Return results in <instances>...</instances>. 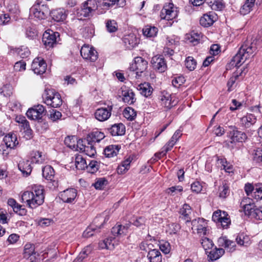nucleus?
I'll use <instances>...</instances> for the list:
<instances>
[{"instance_id":"nucleus-1","label":"nucleus","mask_w":262,"mask_h":262,"mask_svg":"<svg viewBox=\"0 0 262 262\" xmlns=\"http://www.w3.org/2000/svg\"><path fill=\"white\" fill-rule=\"evenodd\" d=\"M44 200V189L41 185L33 186L31 191H25L21 196V202L26 203L27 206L32 209L42 205Z\"/></svg>"},{"instance_id":"nucleus-2","label":"nucleus","mask_w":262,"mask_h":262,"mask_svg":"<svg viewBox=\"0 0 262 262\" xmlns=\"http://www.w3.org/2000/svg\"><path fill=\"white\" fill-rule=\"evenodd\" d=\"M255 50L256 48L251 45H243L231 59L229 66L239 67L246 60L253 56Z\"/></svg>"},{"instance_id":"nucleus-3","label":"nucleus","mask_w":262,"mask_h":262,"mask_svg":"<svg viewBox=\"0 0 262 262\" xmlns=\"http://www.w3.org/2000/svg\"><path fill=\"white\" fill-rule=\"evenodd\" d=\"M45 103L52 107H58L62 103L60 94L53 89L46 90L43 95Z\"/></svg>"},{"instance_id":"nucleus-4","label":"nucleus","mask_w":262,"mask_h":262,"mask_svg":"<svg viewBox=\"0 0 262 262\" xmlns=\"http://www.w3.org/2000/svg\"><path fill=\"white\" fill-rule=\"evenodd\" d=\"M109 219V216H107L104 219L100 216L96 217L94 220V224L91 225L88 227L83 233V236L85 238L90 237L94 235L95 232H98V229L101 228L103 224H104Z\"/></svg>"},{"instance_id":"nucleus-5","label":"nucleus","mask_w":262,"mask_h":262,"mask_svg":"<svg viewBox=\"0 0 262 262\" xmlns=\"http://www.w3.org/2000/svg\"><path fill=\"white\" fill-rule=\"evenodd\" d=\"M147 67L148 62L146 60L141 57H136L129 69L130 71L136 72V77H139L146 71Z\"/></svg>"},{"instance_id":"nucleus-6","label":"nucleus","mask_w":262,"mask_h":262,"mask_svg":"<svg viewBox=\"0 0 262 262\" xmlns=\"http://www.w3.org/2000/svg\"><path fill=\"white\" fill-rule=\"evenodd\" d=\"M78 150L84 152L90 157H94L96 154V150L94 145L91 143H88L85 140L79 139L77 142Z\"/></svg>"},{"instance_id":"nucleus-7","label":"nucleus","mask_w":262,"mask_h":262,"mask_svg":"<svg viewBox=\"0 0 262 262\" xmlns=\"http://www.w3.org/2000/svg\"><path fill=\"white\" fill-rule=\"evenodd\" d=\"M192 230L194 233H196L200 236L207 234V222L204 219L198 218L192 221Z\"/></svg>"},{"instance_id":"nucleus-8","label":"nucleus","mask_w":262,"mask_h":262,"mask_svg":"<svg viewBox=\"0 0 262 262\" xmlns=\"http://www.w3.org/2000/svg\"><path fill=\"white\" fill-rule=\"evenodd\" d=\"M45 113V107L42 105L38 104L29 108L26 113V115L28 118L31 120H39L41 119Z\"/></svg>"},{"instance_id":"nucleus-9","label":"nucleus","mask_w":262,"mask_h":262,"mask_svg":"<svg viewBox=\"0 0 262 262\" xmlns=\"http://www.w3.org/2000/svg\"><path fill=\"white\" fill-rule=\"evenodd\" d=\"M80 54L83 59L91 62L95 61L98 58L97 52L89 45H84L81 48Z\"/></svg>"},{"instance_id":"nucleus-10","label":"nucleus","mask_w":262,"mask_h":262,"mask_svg":"<svg viewBox=\"0 0 262 262\" xmlns=\"http://www.w3.org/2000/svg\"><path fill=\"white\" fill-rule=\"evenodd\" d=\"M30 14L38 19H45L49 13V9L47 6L36 5L31 7Z\"/></svg>"},{"instance_id":"nucleus-11","label":"nucleus","mask_w":262,"mask_h":262,"mask_svg":"<svg viewBox=\"0 0 262 262\" xmlns=\"http://www.w3.org/2000/svg\"><path fill=\"white\" fill-rule=\"evenodd\" d=\"M99 0H88L84 2L79 12L81 15L84 17L89 16L90 14L97 9Z\"/></svg>"},{"instance_id":"nucleus-12","label":"nucleus","mask_w":262,"mask_h":262,"mask_svg":"<svg viewBox=\"0 0 262 262\" xmlns=\"http://www.w3.org/2000/svg\"><path fill=\"white\" fill-rule=\"evenodd\" d=\"M177 16V12L173 8V5L169 3L164 6L160 12L161 19L167 20H172Z\"/></svg>"},{"instance_id":"nucleus-13","label":"nucleus","mask_w":262,"mask_h":262,"mask_svg":"<svg viewBox=\"0 0 262 262\" xmlns=\"http://www.w3.org/2000/svg\"><path fill=\"white\" fill-rule=\"evenodd\" d=\"M160 100L161 105L167 109H170L173 106H175L178 101L176 99L174 96L167 92H163L161 96Z\"/></svg>"},{"instance_id":"nucleus-14","label":"nucleus","mask_w":262,"mask_h":262,"mask_svg":"<svg viewBox=\"0 0 262 262\" xmlns=\"http://www.w3.org/2000/svg\"><path fill=\"white\" fill-rule=\"evenodd\" d=\"M31 68L34 73L36 74H42L46 72L47 64L41 57L35 58L31 65Z\"/></svg>"},{"instance_id":"nucleus-15","label":"nucleus","mask_w":262,"mask_h":262,"mask_svg":"<svg viewBox=\"0 0 262 262\" xmlns=\"http://www.w3.org/2000/svg\"><path fill=\"white\" fill-rule=\"evenodd\" d=\"M113 108L112 105L108 106L107 108H100L96 111L95 116L96 119L100 121H104L107 120L111 115Z\"/></svg>"},{"instance_id":"nucleus-16","label":"nucleus","mask_w":262,"mask_h":262,"mask_svg":"<svg viewBox=\"0 0 262 262\" xmlns=\"http://www.w3.org/2000/svg\"><path fill=\"white\" fill-rule=\"evenodd\" d=\"M153 68L159 72H164L167 68V65L164 59L161 56H155L151 60Z\"/></svg>"},{"instance_id":"nucleus-17","label":"nucleus","mask_w":262,"mask_h":262,"mask_svg":"<svg viewBox=\"0 0 262 262\" xmlns=\"http://www.w3.org/2000/svg\"><path fill=\"white\" fill-rule=\"evenodd\" d=\"M57 36H59V33L58 32L51 31L50 33V32L46 31L43 34L42 39V42L46 47H52L56 41Z\"/></svg>"},{"instance_id":"nucleus-18","label":"nucleus","mask_w":262,"mask_h":262,"mask_svg":"<svg viewBox=\"0 0 262 262\" xmlns=\"http://www.w3.org/2000/svg\"><path fill=\"white\" fill-rule=\"evenodd\" d=\"M77 196V191L74 188L68 189L64 190L60 194L61 199L63 202L72 203Z\"/></svg>"},{"instance_id":"nucleus-19","label":"nucleus","mask_w":262,"mask_h":262,"mask_svg":"<svg viewBox=\"0 0 262 262\" xmlns=\"http://www.w3.org/2000/svg\"><path fill=\"white\" fill-rule=\"evenodd\" d=\"M229 139L227 140L228 143H233L236 142H244L247 139V135L245 132H229Z\"/></svg>"},{"instance_id":"nucleus-20","label":"nucleus","mask_w":262,"mask_h":262,"mask_svg":"<svg viewBox=\"0 0 262 262\" xmlns=\"http://www.w3.org/2000/svg\"><path fill=\"white\" fill-rule=\"evenodd\" d=\"M218 244L220 246L224 247L229 252H232L235 249V242L227 239L226 236L220 237Z\"/></svg>"},{"instance_id":"nucleus-21","label":"nucleus","mask_w":262,"mask_h":262,"mask_svg":"<svg viewBox=\"0 0 262 262\" xmlns=\"http://www.w3.org/2000/svg\"><path fill=\"white\" fill-rule=\"evenodd\" d=\"M123 42L126 48L132 49L139 43V39L135 34H130L124 36Z\"/></svg>"},{"instance_id":"nucleus-22","label":"nucleus","mask_w":262,"mask_h":262,"mask_svg":"<svg viewBox=\"0 0 262 262\" xmlns=\"http://www.w3.org/2000/svg\"><path fill=\"white\" fill-rule=\"evenodd\" d=\"M18 167L24 176H28L32 171L30 162L28 160H20L18 164Z\"/></svg>"},{"instance_id":"nucleus-23","label":"nucleus","mask_w":262,"mask_h":262,"mask_svg":"<svg viewBox=\"0 0 262 262\" xmlns=\"http://www.w3.org/2000/svg\"><path fill=\"white\" fill-rule=\"evenodd\" d=\"M120 148L119 145H110L104 148L103 154L106 158H113L117 156Z\"/></svg>"},{"instance_id":"nucleus-24","label":"nucleus","mask_w":262,"mask_h":262,"mask_svg":"<svg viewBox=\"0 0 262 262\" xmlns=\"http://www.w3.org/2000/svg\"><path fill=\"white\" fill-rule=\"evenodd\" d=\"M4 142L11 149L14 148L18 144L16 136L13 132H10L5 136Z\"/></svg>"},{"instance_id":"nucleus-25","label":"nucleus","mask_w":262,"mask_h":262,"mask_svg":"<svg viewBox=\"0 0 262 262\" xmlns=\"http://www.w3.org/2000/svg\"><path fill=\"white\" fill-rule=\"evenodd\" d=\"M105 135L103 132H91L84 139L88 143H95L99 142L101 140L104 139Z\"/></svg>"},{"instance_id":"nucleus-26","label":"nucleus","mask_w":262,"mask_h":262,"mask_svg":"<svg viewBox=\"0 0 262 262\" xmlns=\"http://www.w3.org/2000/svg\"><path fill=\"white\" fill-rule=\"evenodd\" d=\"M215 19L216 16L213 13L205 14L200 18V23L201 26L208 27L213 24Z\"/></svg>"},{"instance_id":"nucleus-27","label":"nucleus","mask_w":262,"mask_h":262,"mask_svg":"<svg viewBox=\"0 0 262 262\" xmlns=\"http://www.w3.org/2000/svg\"><path fill=\"white\" fill-rule=\"evenodd\" d=\"M51 16L57 22L63 21L67 17L66 11L63 9H58L53 10L51 13Z\"/></svg>"},{"instance_id":"nucleus-28","label":"nucleus","mask_w":262,"mask_h":262,"mask_svg":"<svg viewBox=\"0 0 262 262\" xmlns=\"http://www.w3.org/2000/svg\"><path fill=\"white\" fill-rule=\"evenodd\" d=\"M225 253V250L223 248H215L213 249H211L206 254H208V258L212 261L215 260L220 258Z\"/></svg>"},{"instance_id":"nucleus-29","label":"nucleus","mask_w":262,"mask_h":262,"mask_svg":"<svg viewBox=\"0 0 262 262\" xmlns=\"http://www.w3.org/2000/svg\"><path fill=\"white\" fill-rule=\"evenodd\" d=\"M147 257L149 262H162V255L157 249L149 250Z\"/></svg>"},{"instance_id":"nucleus-30","label":"nucleus","mask_w":262,"mask_h":262,"mask_svg":"<svg viewBox=\"0 0 262 262\" xmlns=\"http://www.w3.org/2000/svg\"><path fill=\"white\" fill-rule=\"evenodd\" d=\"M130 226V223L126 224L124 226L117 225L112 229V233L114 236L124 235L127 232V230Z\"/></svg>"},{"instance_id":"nucleus-31","label":"nucleus","mask_w":262,"mask_h":262,"mask_svg":"<svg viewBox=\"0 0 262 262\" xmlns=\"http://www.w3.org/2000/svg\"><path fill=\"white\" fill-rule=\"evenodd\" d=\"M241 205L242 206L245 214L249 212L255 206L253 201L250 198H244L241 203Z\"/></svg>"},{"instance_id":"nucleus-32","label":"nucleus","mask_w":262,"mask_h":262,"mask_svg":"<svg viewBox=\"0 0 262 262\" xmlns=\"http://www.w3.org/2000/svg\"><path fill=\"white\" fill-rule=\"evenodd\" d=\"M255 2V0H246L245 3L240 9V13L243 15L249 13L254 6Z\"/></svg>"},{"instance_id":"nucleus-33","label":"nucleus","mask_w":262,"mask_h":262,"mask_svg":"<svg viewBox=\"0 0 262 262\" xmlns=\"http://www.w3.org/2000/svg\"><path fill=\"white\" fill-rule=\"evenodd\" d=\"M256 121L255 116L252 114H247L241 119V123L246 128H248Z\"/></svg>"},{"instance_id":"nucleus-34","label":"nucleus","mask_w":262,"mask_h":262,"mask_svg":"<svg viewBox=\"0 0 262 262\" xmlns=\"http://www.w3.org/2000/svg\"><path fill=\"white\" fill-rule=\"evenodd\" d=\"M42 176L48 181H53L55 171L50 165H46L42 169Z\"/></svg>"},{"instance_id":"nucleus-35","label":"nucleus","mask_w":262,"mask_h":262,"mask_svg":"<svg viewBox=\"0 0 262 262\" xmlns=\"http://www.w3.org/2000/svg\"><path fill=\"white\" fill-rule=\"evenodd\" d=\"M180 213L182 216V218L188 222L191 220L190 215L191 214V208L187 204H184L180 209Z\"/></svg>"},{"instance_id":"nucleus-36","label":"nucleus","mask_w":262,"mask_h":262,"mask_svg":"<svg viewBox=\"0 0 262 262\" xmlns=\"http://www.w3.org/2000/svg\"><path fill=\"white\" fill-rule=\"evenodd\" d=\"M123 101L124 102L127 103L128 104H133L136 99L135 98V94L132 90H128L124 91L123 94Z\"/></svg>"},{"instance_id":"nucleus-37","label":"nucleus","mask_w":262,"mask_h":262,"mask_svg":"<svg viewBox=\"0 0 262 262\" xmlns=\"http://www.w3.org/2000/svg\"><path fill=\"white\" fill-rule=\"evenodd\" d=\"M176 143L172 140H169L167 143L162 148V150L155 154V156L158 159L166 155V153L170 150Z\"/></svg>"},{"instance_id":"nucleus-38","label":"nucleus","mask_w":262,"mask_h":262,"mask_svg":"<svg viewBox=\"0 0 262 262\" xmlns=\"http://www.w3.org/2000/svg\"><path fill=\"white\" fill-rule=\"evenodd\" d=\"M251 218L257 220H262V206L258 208L255 206L249 212L247 213Z\"/></svg>"},{"instance_id":"nucleus-39","label":"nucleus","mask_w":262,"mask_h":262,"mask_svg":"<svg viewBox=\"0 0 262 262\" xmlns=\"http://www.w3.org/2000/svg\"><path fill=\"white\" fill-rule=\"evenodd\" d=\"M140 93L145 97L151 95L152 92V88L148 83H144L139 85Z\"/></svg>"},{"instance_id":"nucleus-40","label":"nucleus","mask_w":262,"mask_h":262,"mask_svg":"<svg viewBox=\"0 0 262 262\" xmlns=\"http://www.w3.org/2000/svg\"><path fill=\"white\" fill-rule=\"evenodd\" d=\"M143 34L147 37H152L156 36L158 33V28L151 26H146L142 30Z\"/></svg>"},{"instance_id":"nucleus-41","label":"nucleus","mask_w":262,"mask_h":262,"mask_svg":"<svg viewBox=\"0 0 262 262\" xmlns=\"http://www.w3.org/2000/svg\"><path fill=\"white\" fill-rule=\"evenodd\" d=\"M236 242L239 246L245 247H248L251 243L249 237L244 234L237 235L236 238Z\"/></svg>"},{"instance_id":"nucleus-42","label":"nucleus","mask_w":262,"mask_h":262,"mask_svg":"<svg viewBox=\"0 0 262 262\" xmlns=\"http://www.w3.org/2000/svg\"><path fill=\"white\" fill-rule=\"evenodd\" d=\"M92 247L89 245L85 247L82 251L79 253L78 257L75 259L74 262H82L83 259H84L92 251Z\"/></svg>"},{"instance_id":"nucleus-43","label":"nucleus","mask_w":262,"mask_h":262,"mask_svg":"<svg viewBox=\"0 0 262 262\" xmlns=\"http://www.w3.org/2000/svg\"><path fill=\"white\" fill-rule=\"evenodd\" d=\"M252 197L256 201L262 200V184L258 183L255 185Z\"/></svg>"},{"instance_id":"nucleus-44","label":"nucleus","mask_w":262,"mask_h":262,"mask_svg":"<svg viewBox=\"0 0 262 262\" xmlns=\"http://www.w3.org/2000/svg\"><path fill=\"white\" fill-rule=\"evenodd\" d=\"M15 53L22 58L28 57L30 54V51L27 47L22 46L15 50Z\"/></svg>"},{"instance_id":"nucleus-45","label":"nucleus","mask_w":262,"mask_h":262,"mask_svg":"<svg viewBox=\"0 0 262 262\" xmlns=\"http://www.w3.org/2000/svg\"><path fill=\"white\" fill-rule=\"evenodd\" d=\"M8 11L12 14L17 15L20 13L19 7L15 0L10 1L7 6Z\"/></svg>"},{"instance_id":"nucleus-46","label":"nucleus","mask_w":262,"mask_h":262,"mask_svg":"<svg viewBox=\"0 0 262 262\" xmlns=\"http://www.w3.org/2000/svg\"><path fill=\"white\" fill-rule=\"evenodd\" d=\"M45 161V156L42 155L41 152L38 151L34 152L31 158V162L37 164H42Z\"/></svg>"},{"instance_id":"nucleus-47","label":"nucleus","mask_w":262,"mask_h":262,"mask_svg":"<svg viewBox=\"0 0 262 262\" xmlns=\"http://www.w3.org/2000/svg\"><path fill=\"white\" fill-rule=\"evenodd\" d=\"M86 160L80 155L75 158V166L78 169H83L86 167Z\"/></svg>"},{"instance_id":"nucleus-48","label":"nucleus","mask_w":262,"mask_h":262,"mask_svg":"<svg viewBox=\"0 0 262 262\" xmlns=\"http://www.w3.org/2000/svg\"><path fill=\"white\" fill-rule=\"evenodd\" d=\"M108 182L105 178H99L96 179L95 183L93 186L96 189L101 190L107 185Z\"/></svg>"},{"instance_id":"nucleus-49","label":"nucleus","mask_w":262,"mask_h":262,"mask_svg":"<svg viewBox=\"0 0 262 262\" xmlns=\"http://www.w3.org/2000/svg\"><path fill=\"white\" fill-rule=\"evenodd\" d=\"M201 244L203 248L207 253L209 250L212 248L214 244L212 241L207 237H202L201 239Z\"/></svg>"},{"instance_id":"nucleus-50","label":"nucleus","mask_w":262,"mask_h":262,"mask_svg":"<svg viewBox=\"0 0 262 262\" xmlns=\"http://www.w3.org/2000/svg\"><path fill=\"white\" fill-rule=\"evenodd\" d=\"M123 116L128 120H132L136 116V113L135 110L130 107L126 108L123 113Z\"/></svg>"},{"instance_id":"nucleus-51","label":"nucleus","mask_w":262,"mask_h":262,"mask_svg":"<svg viewBox=\"0 0 262 262\" xmlns=\"http://www.w3.org/2000/svg\"><path fill=\"white\" fill-rule=\"evenodd\" d=\"M106 28L110 33L116 32L118 28L117 22L115 20H107L106 22Z\"/></svg>"},{"instance_id":"nucleus-52","label":"nucleus","mask_w":262,"mask_h":262,"mask_svg":"<svg viewBox=\"0 0 262 262\" xmlns=\"http://www.w3.org/2000/svg\"><path fill=\"white\" fill-rule=\"evenodd\" d=\"M100 163L96 160H91L89 165H86L88 170L91 173H94L96 172L99 168Z\"/></svg>"},{"instance_id":"nucleus-53","label":"nucleus","mask_w":262,"mask_h":262,"mask_svg":"<svg viewBox=\"0 0 262 262\" xmlns=\"http://www.w3.org/2000/svg\"><path fill=\"white\" fill-rule=\"evenodd\" d=\"M186 67L190 71L195 69L196 66V62L192 57L189 56L185 60Z\"/></svg>"},{"instance_id":"nucleus-54","label":"nucleus","mask_w":262,"mask_h":262,"mask_svg":"<svg viewBox=\"0 0 262 262\" xmlns=\"http://www.w3.org/2000/svg\"><path fill=\"white\" fill-rule=\"evenodd\" d=\"M137 159V156L135 154H132L126 158L120 164L122 167L126 168L128 170L130 168V165L131 162Z\"/></svg>"},{"instance_id":"nucleus-55","label":"nucleus","mask_w":262,"mask_h":262,"mask_svg":"<svg viewBox=\"0 0 262 262\" xmlns=\"http://www.w3.org/2000/svg\"><path fill=\"white\" fill-rule=\"evenodd\" d=\"M77 141L75 136H68L64 139V143L68 147L73 148L75 147V143Z\"/></svg>"},{"instance_id":"nucleus-56","label":"nucleus","mask_w":262,"mask_h":262,"mask_svg":"<svg viewBox=\"0 0 262 262\" xmlns=\"http://www.w3.org/2000/svg\"><path fill=\"white\" fill-rule=\"evenodd\" d=\"M159 248L161 251L165 254L169 253L171 249L170 244L168 242L164 241L160 242Z\"/></svg>"},{"instance_id":"nucleus-57","label":"nucleus","mask_w":262,"mask_h":262,"mask_svg":"<svg viewBox=\"0 0 262 262\" xmlns=\"http://www.w3.org/2000/svg\"><path fill=\"white\" fill-rule=\"evenodd\" d=\"M34 253V246L31 244H27L24 247V255L25 257H29Z\"/></svg>"},{"instance_id":"nucleus-58","label":"nucleus","mask_w":262,"mask_h":262,"mask_svg":"<svg viewBox=\"0 0 262 262\" xmlns=\"http://www.w3.org/2000/svg\"><path fill=\"white\" fill-rule=\"evenodd\" d=\"M224 228H227L230 224V220L228 215L225 211H223V215L222 220L219 222Z\"/></svg>"},{"instance_id":"nucleus-59","label":"nucleus","mask_w":262,"mask_h":262,"mask_svg":"<svg viewBox=\"0 0 262 262\" xmlns=\"http://www.w3.org/2000/svg\"><path fill=\"white\" fill-rule=\"evenodd\" d=\"M253 160L256 163L262 162V149L258 148L254 150Z\"/></svg>"},{"instance_id":"nucleus-60","label":"nucleus","mask_w":262,"mask_h":262,"mask_svg":"<svg viewBox=\"0 0 262 262\" xmlns=\"http://www.w3.org/2000/svg\"><path fill=\"white\" fill-rule=\"evenodd\" d=\"M219 196L222 198H225L229 193V188L226 185H223L219 187Z\"/></svg>"},{"instance_id":"nucleus-61","label":"nucleus","mask_w":262,"mask_h":262,"mask_svg":"<svg viewBox=\"0 0 262 262\" xmlns=\"http://www.w3.org/2000/svg\"><path fill=\"white\" fill-rule=\"evenodd\" d=\"M188 40L193 45H197L200 40V34L196 33H193L188 37Z\"/></svg>"},{"instance_id":"nucleus-62","label":"nucleus","mask_w":262,"mask_h":262,"mask_svg":"<svg viewBox=\"0 0 262 262\" xmlns=\"http://www.w3.org/2000/svg\"><path fill=\"white\" fill-rule=\"evenodd\" d=\"M26 35L29 39H33L37 36V31L33 28L29 27L27 29Z\"/></svg>"},{"instance_id":"nucleus-63","label":"nucleus","mask_w":262,"mask_h":262,"mask_svg":"<svg viewBox=\"0 0 262 262\" xmlns=\"http://www.w3.org/2000/svg\"><path fill=\"white\" fill-rule=\"evenodd\" d=\"M11 149L5 144L0 145V154L2 155L4 158L8 156Z\"/></svg>"},{"instance_id":"nucleus-64","label":"nucleus","mask_w":262,"mask_h":262,"mask_svg":"<svg viewBox=\"0 0 262 262\" xmlns=\"http://www.w3.org/2000/svg\"><path fill=\"white\" fill-rule=\"evenodd\" d=\"M223 211H222L220 210H218L215 211L212 215V220L214 222L219 223V222L223 218Z\"/></svg>"}]
</instances>
